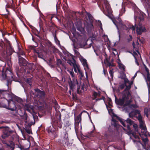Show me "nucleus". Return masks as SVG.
<instances>
[{
	"mask_svg": "<svg viewBox=\"0 0 150 150\" xmlns=\"http://www.w3.org/2000/svg\"><path fill=\"white\" fill-rule=\"evenodd\" d=\"M130 117H136L138 120L139 124V129L144 134H147L146 128L143 120V118L140 113V111L138 110H135L129 113Z\"/></svg>",
	"mask_w": 150,
	"mask_h": 150,
	"instance_id": "f257e3e1",
	"label": "nucleus"
},
{
	"mask_svg": "<svg viewBox=\"0 0 150 150\" xmlns=\"http://www.w3.org/2000/svg\"><path fill=\"white\" fill-rule=\"evenodd\" d=\"M122 3H124L123 6H127L129 8L132 6L135 8L134 11V19L136 21V19L138 18L140 19V21L143 20L144 18L145 14L142 11H140L136 6V5L134 3L126 1H125L123 0Z\"/></svg>",
	"mask_w": 150,
	"mask_h": 150,
	"instance_id": "f03ea898",
	"label": "nucleus"
},
{
	"mask_svg": "<svg viewBox=\"0 0 150 150\" xmlns=\"http://www.w3.org/2000/svg\"><path fill=\"white\" fill-rule=\"evenodd\" d=\"M115 116L120 121L122 125L124 127L123 128L124 130H127V132L128 134H132L135 138L138 139L139 138V137L137 135H135L132 134L133 132L130 127L129 125H131L133 124L134 122L133 121L130 119L128 118L127 120H125L124 121L122 119L116 115H115Z\"/></svg>",
	"mask_w": 150,
	"mask_h": 150,
	"instance_id": "7ed1b4c3",
	"label": "nucleus"
},
{
	"mask_svg": "<svg viewBox=\"0 0 150 150\" xmlns=\"http://www.w3.org/2000/svg\"><path fill=\"white\" fill-rule=\"evenodd\" d=\"M93 17L92 15L88 13H86V16L84 19V24L88 33H91L93 30Z\"/></svg>",
	"mask_w": 150,
	"mask_h": 150,
	"instance_id": "20e7f679",
	"label": "nucleus"
},
{
	"mask_svg": "<svg viewBox=\"0 0 150 150\" xmlns=\"http://www.w3.org/2000/svg\"><path fill=\"white\" fill-rule=\"evenodd\" d=\"M71 79L70 77H69L68 82L69 84V88L71 90H73L74 87L76 85L78 86L77 91L79 94H81L84 91V88L83 85H80L79 86V83L76 78Z\"/></svg>",
	"mask_w": 150,
	"mask_h": 150,
	"instance_id": "39448f33",
	"label": "nucleus"
},
{
	"mask_svg": "<svg viewBox=\"0 0 150 150\" xmlns=\"http://www.w3.org/2000/svg\"><path fill=\"white\" fill-rule=\"evenodd\" d=\"M112 121L111 124L108 128V130L105 133L104 136L106 138L111 135L113 132L120 126L117 121L113 118H112Z\"/></svg>",
	"mask_w": 150,
	"mask_h": 150,
	"instance_id": "423d86ee",
	"label": "nucleus"
},
{
	"mask_svg": "<svg viewBox=\"0 0 150 150\" xmlns=\"http://www.w3.org/2000/svg\"><path fill=\"white\" fill-rule=\"evenodd\" d=\"M132 100L131 98V95L130 93H127V96L124 94L122 97V98L119 99H117L115 98V102L117 105H123L125 102L126 101V103L127 105H129L132 102Z\"/></svg>",
	"mask_w": 150,
	"mask_h": 150,
	"instance_id": "0eeeda50",
	"label": "nucleus"
},
{
	"mask_svg": "<svg viewBox=\"0 0 150 150\" xmlns=\"http://www.w3.org/2000/svg\"><path fill=\"white\" fill-rule=\"evenodd\" d=\"M2 76L3 79L7 80V85L8 87V85L11 83L12 81H16L11 71L9 70H7L4 74L2 73Z\"/></svg>",
	"mask_w": 150,
	"mask_h": 150,
	"instance_id": "6e6552de",
	"label": "nucleus"
},
{
	"mask_svg": "<svg viewBox=\"0 0 150 150\" xmlns=\"http://www.w3.org/2000/svg\"><path fill=\"white\" fill-rule=\"evenodd\" d=\"M7 100L8 103V105H5L4 107L9 110L15 111V113L14 115H16L17 113V110L15 102L11 99H8Z\"/></svg>",
	"mask_w": 150,
	"mask_h": 150,
	"instance_id": "1a4fd4ad",
	"label": "nucleus"
},
{
	"mask_svg": "<svg viewBox=\"0 0 150 150\" xmlns=\"http://www.w3.org/2000/svg\"><path fill=\"white\" fill-rule=\"evenodd\" d=\"M82 112L80 113L77 117H75L74 119V128L76 133L77 134L79 131L82 130V127L81 123L79 125L80 123L81 122V115Z\"/></svg>",
	"mask_w": 150,
	"mask_h": 150,
	"instance_id": "9d476101",
	"label": "nucleus"
},
{
	"mask_svg": "<svg viewBox=\"0 0 150 150\" xmlns=\"http://www.w3.org/2000/svg\"><path fill=\"white\" fill-rule=\"evenodd\" d=\"M103 4L102 5L103 13L106 15L108 16L112 13V10L109 4L106 0H103Z\"/></svg>",
	"mask_w": 150,
	"mask_h": 150,
	"instance_id": "9b49d317",
	"label": "nucleus"
},
{
	"mask_svg": "<svg viewBox=\"0 0 150 150\" xmlns=\"http://www.w3.org/2000/svg\"><path fill=\"white\" fill-rule=\"evenodd\" d=\"M63 53L65 55V57H64V59L67 61V63L70 65L74 66L75 64V61L73 56L66 51H64Z\"/></svg>",
	"mask_w": 150,
	"mask_h": 150,
	"instance_id": "f8f14e48",
	"label": "nucleus"
},
{
	"mask_svg": "<svg viewBox=\"0 0 150 150\" xmlns=\"http://www.w3.org/2000/svg\"><path fill=\"white\" fill-rule=\"evenodd\" d=\"M12 95L9 93L7 90L0 89V98H4L7 100L11 98Z\"/></svg>",
	"mask_w": 150,
	"mask_h": 150,
	"instance_id": "ddd939ff",
	"label": "nucleus"
},
{
	"mask_svg": "<svg viewBox=\"0 0 150 150\" xmlns=\"http://www.w3.org/2000/svg\"><path fill=\"white\" fill-rule=\"evenodd\" d=\"M119 23H115L114 22H113L114 24L116 26L118 30V33L119 34V41L120 40V33L119 32V28L120 29L127 30L128 29V28L125 25L123 24L121 21V20L120 19L119 20Z\"/></svg>",
	"mask_w": 150,
	"mask_h": 150,
	"instance_id": "4468645a",
	"label": "nucleus"
},
{
	"mask_svg": "<svg viewBox=\"0 0 150 150\" xmlns=\"http://www.w3.org/2000/svg\"><path fill=\"white\" fill-rule=\"evenodd\" d=\"M0 129H2L3 131V134L1 136V137L3 139H5L9 136L11 132L10 130L9 129L8 127H5L3 126L0 127Z\"/></svg>",
	"mask_w": 150,
	"mask_h": 150,
	"instance_id": "2eb2a0df",
	"label": "nucleus"
},
{
	"mask_svg": "<svg viewBox=\"0 0 150 150\" xmlns=\"http://www.w3.org/2000/svg\"><path fill=\"white\" fill-rule=\"evenodd\" d=\"M146 29L144 26L142 25L140 23H138L136 27V31L137 34L140 35L142 32H146Z\"/></svg>",
	"mask_w": 150,
	"mask_h": 150,
	"instance_id": "dca6fc26",
	"label": "nucleus"
},
{
	"mask_svg": "<svg viewBox=\"0 0 150 150\" xmlns=\"http://www.w3.org/2000/svg\"><path fill=\"white\" fill-rule=\"evenodd\" d=\"M57 67L60 69V70H58L59 72L62 71L66 69L65 65L62 62V61L60 59H57Z\"/></svg>",
	"mask_w": 150,
	"mask_h": 150,
	"instance_id": "f3484780",
	"label": "nucleus"
},
{
	"mask_svg": "<svg viewBox=\"0 0 150 150\" xmlns=\"http://www.w3.org/2000/svg\"><path fill=\"white\" fill-rule=\"evenodd\" d=\"M35 91V94L37 96H38L40 98H44L45 97V93L44 91H41L38 88L34 89Z\"/></svg>",
	"mask_w": 150,
	"mask_h": 150,
	"instance_id": "a211bd4d",
	"label": "nucleus"
},
{
	"mask_svg": "<svg viewBox=\"0 0 150 150\" xmlns=\"http://www.w3.org/2000/svg\"><path fill=\"white\" fill-rule=\"evenodd\" d=\"M10 99L13 100L14 101H17L23 106L24 105V104L23 103L22 100L21 98L15 96L13 94L12 95V97H11V98Z\"/></svg>",
	"mask_w": 150,
	"mask_h": 150,
	"instance_id": "6ab92c4d",
	"label": "nucleus"
},
{
	"mask_svg": "<svg viewBox=\"0 0 150 150\" xmlns=\"http://www.w3.org/2000/svg\"><path fill=\"white\" fill-rule=\"evenodd\" d=\"M18 62L20 66H25L28 64L27 62L21 56H19L18 58Z\"/></svg>",
	"mask_w": 150,
	"mask_h": 150,
	"instance_id": "aec40b11",
	"label": "nucleus"
},
{
	"mask_svg": "<svg viewBox=\"0 0 150 150\" xmlns=\"http://www.w3.org/2000/svg\"><path fill=\"white\" fill-rule=\"evenodd\" d=\"M18 50H17L16 52L18 55V57L19 58V56H21V55L24 56L25 55L24 52L22 50L21 48L19 47L18 44H17Z\"/></svg>",
	"mask_w": 150,
	"mask_h": 150,
	"instance_id": "412c9836",
	"label": "nucleus"
},
{
	"mask_svg": "<svg viewBox=\"0 0 150 150\" xmlns=\"http://www.w3.org/2000/svg\"><path fill=\"white\" fill-rule=\"evenodd\" d=\"M81 41L79 42V45L81 46L85 47L87 45V42L88 40H86V38L85 37H82Z\"/></svg>",
	"mask_w": 150,
	"mask_h": 150,
	"instance_id": "4be33fe9",
	"label": "nucleus"
},
{
	"mask_svg": "<svg viewBox=\"0 0 150 150\" xmlns=\"http://www.w3.org/2000/svg\"><path fill=\"white\" fill-rule=\"evenodd\" d=\"M38 11L40 13V18H39V25L40 29H43V22L41 18H43L42 16L43 14L40 13V12L39 11V10H38Z\"/></svg>",
	"mask_w": 150,
	"mask_h": 150,
	"instance_id": "5701e85b",
	"label": "nucleus"
},
{
	"mask_svg": "<svg viewBox=\"0 0 150 150\" xmlns=\"http://www.w3.org/2000/svg\"><path fill=\"white\" fill-rule=\"evenodd\" d=\"M54 125L55 126L58 127L59 128H61L62 127V122L61 118L57 120H55L54 122Z\"/></svg>",
	"mask_w": 150,
	"mask_h": 150,
	"instance_id": "b1692460",
	"label": "nucleus"
},
{
	"mask_svg": "<svg viewBox=\"0 0 150 150\" xmlns=\"http://www.w3.org/2000/svg\"><path fill=\"white\" fill-rule=\"evenodd\" d=\"M80 60L84 66V69H88V67L87 63L86 60L83 58H81Z\"/></svg>",
	"mask_w": 150,
	"mask_h": 150,
	"instance_id": "393cba45",
	"label": "nucleus"
},
{
	"mask_svg": "<svg viewBox=\"0 0 150 150\" xmlns=\"http://www.w3.org/2000/svg\"><path fill=\"white\" fill-rule=\"evenodd\" d=\"M133 81H132L130 82H129V84H128V85H125L126 86V88L125 89V91L126 92V94H125V95H126L127 96V93L129 92V90L131 88V86L133 84Z\"/></svg>",
	"mask_w": 150,
	"mask_h": 150,
	"instance_id": "a878e982",
	"label": "nucleus"
},
{
	"mask_svg": "<svg viewBox=\"0 0 150 150\" xmlns=\"http://www.w3.org/2000/svg\"><path fill=\"white\" fill-rule=\"evenodd\" d=\"M143 5L148 6L150 9V0H141Z\"/></svg>",
	"mask_w": 150,
	"mask_h": 150,
	"instance_id": "bb28decb",
	"label": "nucleus"
},
{
	"mask_svg": "<svg viewBox=\"0 0 150 150\" xmlns=\"http://www.w3.org/2000/svg\"><path fill=\"white\" fill-rule=\"evenodd\" d=\"M141 130V132L142 133V135H144L145 136H146V137L145 138H142V141L145 143H146L148 141V138H147V137H146L148 136V135H149V136H150V134H149V133L147 132V131H146L147 132V134L146 135L145 134H144L143 133V132H142V130L141 129H140ZM146 131H147L146 130Z\"/></svg>",
	"mask_w": 150,
	"mask_h": 150,
	"instance_id": "cd10ccee",
	"label": "nucleus"
},
{
	"mask_svg": "<svg viewBox=\"0 0 150 150\" xmlns=\"http://www.w3.org/2000/svg\"><path fill=\"white\" fill-rule=\"evenodd\" d=\"M52 35L53 36V37H54V40L55 42V43L57 45L59 46H60V41L59 40H58L57 38L56 37V34L54 33H52Z\"/></svg>",
	"mask_w": 150,
	"mask_h": 150,
	"instance_id": "c85d7f7f",
	"label": "nucleus"
},
{
	"mask_svg": "<svg viewBox=\"0 0 150 150\" xmlns=\"http://www.w3.org/2000/svg\"><path fill=\"white\" fill-rule=\"evenodd\" d=\"M64 141L65 143H67L69 142V139L68 138V135L66 131L64 132Z\"/></svg>",
	"mask_w": 150,
	"mask_h": 150,
	"instance_id": "c756f323",
	"label": "nucleus"
},
{
	"mask_svg": "<svg viewBox=\"0 0 150 150\" xmlns=\"http://www.w3.org/2000/svg\"><path fill=\"white\" fill-rule=\"evenodd\" d=\"M94 51L97 56H99V58L101 59V61L102 62V55H101V53L100 52L99 50H95L94 49Z\"/></svg>",
	"mask_w": 150,
	"mask_h": 150,
	"instance_id": "7c9ffc66",
	"label": "nucleus"
},
{
	"mask_svg": "<svg viewBox=\"0 0 150 150\" xmlns=\"http://www.w3.org/2000/svg\"><path fill=\"white\" fill-rule=\"evenodd\" d=\"M11 0V2H12L11 5H10L8 4H7L6 6V8L7 7L11 8L13 9V10H14V9H15V5L14 4H13V1L12 0Z\"/></svg>",
	"mask_w": 150,
	"mask_h": 150,
	"instance_id": "2f4dec72",
	"label": "nucleus"
},
{
	"mask_svg": "<svg viewBox=\"0 0 150 150\" xmlns=\"http://www.w3.org/2000/svg\"><path fill=\"white\" fill-rule=\"evenodd\" d=\"M100 92L97 93L96 92H94L93 93V99H95L98 96H100Z\"/></svg>",
	"mask_w": 150,
	"mask_h": 150,
	"instance_id": "473e14b6",
	"label": "nucleus"
},
{
	"mask_svg": "<svg viewBox=\"0 0 150 150\" xmlns=\"http://www.w3.org/2000/svg\"><path fill=\"white\" fill-rule=\"evenodd\" d=\"M68 72L71 76L72 79L76 78L74 73L72 70H68Z\"/></svg>",
	"mask_w": 150,
	"mask_h": 150,
	"instance_id": "72a5a7b5",
	"label": "nucleus"
},
{
	"mask_svg": "<svg viewBox=\"0 0 150 150\" xmlns=\"http://www.w3.org/2000/svg\"><path fill=\"white\" fill-rule=\"evenodd\" d=\"M124 3H123L122 4V8L120 13V16H122L123 14L124 13L125 11V6H123Z\"/></svg>",
	"mask_w": 150,
	"mask_h": 150,
	"instance_id": "f704fd0d",
	"label": "nucleus"
},
{
	"mask_svg": "<svg viewBox=\"0 0 150 150\" xmlns=\"http://www.w3.org/2000/svg\"><path fill=\"white\" fill-rule=\"evenodd\" d=\"M34 52L38 54V57L44 59L43 56L40 53H39L38 51L35 50Z\"/></svg>",
	"mask_w": 150,
	"mask_h": 150,
	"instance_id": "c9c22d12",
	"label": "nucleus"
},
{
	"mask_svg": "<svg viewBox=\"0 0 150 150\" xmlns=\"http://www.w3.org/2000/svg\"><path fill=\"white\" fill-rule=\"evenodd\" d=\"M105 63L108 66L110 67L113 66V65L111 64V63L109 62L107 59H106V61H104Z\"/></svg>",
	"mask_w": 150,
	"mask_h": 150,
	"instance_id": "e433bc0d",
	"label": "nucleus"
},
{
	"mask_svg": "<svg viewBox=\"0 0 150 150\" xmlns=\"http://www.w3.org/2000/svg\"><path fill=\"white\" fill-rule=\"evenodd\" d=\"M146 81V83H148V81L150 82V74L147 73L146 77L145 78Z\"/></svg>",
	"mask_w": 150,
	"mask_h": 150,
	"instance_id": "4c0bfd02",
	"label": "nucleus"
},
{
	"mask_svg": "<svg viewBox=\"0 0 150 150\" xmlns=\"http://www.w3.org/2000/svg\"><path fill=\"white\" fill-rule=\"evenodd\" d=\"M150 110L149 109L147 108H144V114L146 115V116L148 117V113L149 111H150Z\"/></svg>",
	"mask_w": 150,
	"mask_h": 150,
	"instance_id": "58836bf2",
	"label": "nucleus"
},
{
	"mask_svg": "<svg viewBox=\"0 0 150 150\" xmlns=\"http://www.w3.org/2000/svg\"><path fill=\"white\" fill-rule=\"evenodd\" d=\"M129 108L132 109H135L138 107V106L136 104H131L129 105Z\"/></svg>",
	"mask_w": 150,
	"mask_h": 150,
	"instance_id": "ea45409f",
	"label": "nucleus"
},
{
	"mask_svg": "<svg viewBox=\"0 0 150 150\" xmlns=\"http://www.w3.org/2000/svg\"><path fill=\"white\" fill-rule=\"evenodd\" d=\"M31 79L30 78H27V79L26 80V82L28 83V84H29L30 86H31Z\"/></svg>",
	"mask_w": 150,
	"mask_h": 150,
	"instance_id": "a19ab883",
	"label": "nucleus"
},
{
	"mask_svg": "<svg viewBox=\"0 0 150 150\" xmlns=\"http://www.w3.org/2000/svg\"><path fill=\"white\" fill-rule=\"evenodd\" d=\"M55 28V27L54 25H51L49 27V30L51 32L53 31L54 30V28Z\"/></svg>",
	"mask_w": 150,
	"mask_h": 150,
	"instance_id": "79ce46f5",
	"label": "nucleus"
},
{
	"mask_svg": "<svg viewBox=\"0 0 150 150\" xmlns=\"http://www.w3.org/2000/svg\"><path fill=\"white\" fill-rule=\"evenodd\" d=\"M25 131L28 134H30L31 133V130L30 127H29L28 129H25Z\"/></svg>",
	"mask_w": 150,
	"mask_h": 150,
	"instance_id": "37998d69",
	"label": "nucleus"
},
{
	"mask_svg": "<svg viewBox=\"0 0 150 150\" xmlns=\"http://www.w3.org/2000/svg\"><path fill=\"white\" fill-rule=\"evenodd\" d=\"M108 104L110 106H112L111 99L110 98H108L107 99Z\"/></svg>",
	"mask_w": 150,
	"mask_h": 150,
	"instance_id": "c03bdc74",
	"label": "nucleus"
},
{
	"mask_svg": "<svg viewBox=\"0 0 150 150\" xmlns=\"http://www.w3.org/2000/svg\"><path fill=\"white\" fill-rule=\"evenodd\" d=\"M119 68L123 70H125V66L122 64H120L119 65Z\"/></svg>",
	"mask_w": 150,
	"mask_h": 150,
	"instance_id": "a18cd8bd",
	"label": "nucleus"
},
{
	"mask_svg": "<svg viewBox=\"0 0 150 150\" xmlns=\"http://www.w3.org/2000/svg\"><path fill=\"white\" fill-rule=\"evenodd\" d=\"M109 74L110 75L111 78L112 79H113V71L112 69L110 70L109 72Z\"/></svg>",
	"mask_w": 150,
	"mask_h": 150,
	"instance_id": "49530a36",
	"label": "nucleus"
},
{
	"mask_svg": "<svg viewBox=\"0 0 150 150\" xmlns=\"http://www.w3.org/2000/svg\"><path fill=\"white\" fill-rule=\"evenodd\" d=\"M28 116L27 114L24 113V115L22 116V119L25 120H26L27 119Z\"/></svg>",
	"mask_w": 150,
	"mask_h": 150,
	"instance_id": "de8ad7c7",
	"label": "nucleus"
},
{
	"mask_svg": "<svg viewBox=\"0 0 150 150\" xmlns=\"http://www.w3.org/2000/svg\"><path fill=\"white\" fill-rule=\"evenodd\" d=\"M9 50V54L11 55L12 54V53L13 52V50L12 48V47L11 46H10Z\"/></svg>",
	"mask_w": 150,
	"mask_h": 150,
	"instance_id": "09e8293b",
	"label": "nucleus"
},
{
	"mask_svg": "<svg viewBox=\"0 0 150 150\" xmlns=\"http://www.w3.org/2000/svg\"><path fill=\"white\" fill-rule=\"evenodd\" d=\"M73 34L74 37L72 38H71L70 36H69V38L70 39L72 40V42H76V38L74 36V34L73 33Z\"/></svg>",
	"mask_w": 150,
	"mask_h": 150,
	"instance_id": "8fccbe9b",
	"label": "nucleus"
},
{
	"mask_svg": "<svg viewBox=\"0 0 150 150\" xmlns=\"http://www.w3.org/2000/svg\"><path fill=\"white\" fill-rule=\"evenodd\" d=\"M125 84V85H127V83H128V84H129V82H130L131 81H129V80L128 79H125L124 80Z\"/></svg>",
	"mask_w": 150,
	"mask_h": 150,
	"instance_id": "3c124183",
	"label": "nucleus"
},
{
	"mask_svg": "<svg viewBox=\"0 0 150 150\" xmlns=\"http://www.w3.org/2000/svg\"><path fill=\"white\" fill-rule=\"evenodd\" d=\"M74 51L75 53L76 54V55L77 56H79L80 54L79 52L76 49H74Z\"/></svg>",
	"mask_w": 150,
	"mask_h": 150,
	"instance_id": "603ef678",
	"label": "nucleus"
},
{
	"mask_svg": "<svg viewBox=\"0 0 150 150\" xmlns=\"http://www.w3.org/2000/svg\"><path fill=\"white\" fill-rule=\"evenodd\" d=\"M137 144H139L140 146H142V147H143V144L141 143L140 141H137Z\"/></svg>",
	"mask_w": 150,
	"mask_h": 150,
	"instance_id": "864d4df0",
	"label": "nucleus"
},
{
	"mask_svg": "<svg viewBox=\"0 0 150 150\" xmlns=\"http://www.w3.org/2000/svg\"><path fill=\"white\" fill-rule=\"evenodd\" d=\"M125 86V85L124 84H121L120 85L119 88L121 89H122L124 88Z\"/></svg>",
	"mask_w": 150,
	"mask_h": 150,
	"instance_id": "5fc2aeb1",
	"label": "nucleus"
},
{
	"mask_svg": "<svg viewBox=\"0 0 150 150\" xmlns=\"http://www.w3.org/2000/svg\"><path fill=\"white\" fill-rule=\"evenodd\" d=\"M60 8V6L59 4H57L56 5V8L57 10L58 9H59Z\"/></svg>",
	"mask_w": 150,
	"mask_h": 150,
	"instance_id": "6e6d98bb",
	"label": "nucleus"
},
{
	"mask_svg": "<svg viewBox=\"0 0 150 150\" xmlns=\"http://www.w3.org/2000/svg\"><path fill=\"white\" fill-rule=\"evenodd\" d=\"M136 126H137V125H133V127L134 128L135 131L137 132V127H136Z\"/></svg>",
	"mask_w": 150,
	"mask_h": 150,
	"instance_id": "4d7b16f0",
	"label": "nucleus"
},
{
	"mask_svg": "<svg viewBox=\"0 0 150 150\" xmlns=\"http://www.w3.org/2000/svg\"><path fill=\"white\" fill-rule=\"evenodd\" d=\"M79 76L80 77H82L83 75L81 72H79Z\"/></svg>",
	"mask_w": 150,
	"mask_h": 150,
	"instance_id": "13d9d810",
	"label": "nucleus"
},
{
	"mask_svg": "<svg viewBox=\"0 0 150 150\" xmlns=\"http://www.w3.org/2000/svg\"><path fill=\"white\" fill-rule=\"evenodd\" d=\"M103 98H104V97H103L102 98H97V99H96V101H98V100H102V99H103Z\"/></svg>",
	"mask_w": 150,
	"mask_h": 150,
	"instance_id": "bf43d9fd",
	"label": "nucleus"
},
{
	"mask_svg": "<svg viewBox=\"0 0 150 150\" xmlns=\"http://www.w3.org/2000/svg\"><path fill=\"white\" fill-rule=\"evenodd\" d=\"M145 69H146V71L147 72V73L149 74V69L147 67H145Z\"/></svg>",
	"mask_w": 150,
	"mask_h": 150,
	"instance_id": "052dcab7",
	"label": "nucleus"
},
{
	"mask_svg": "<svg viewBox=\"0 0 150 150\" xmlns=\"http://www.w3.org/2000/svg\"><path fill=\"white\" fill-rule=\"evenodd\" d=\"M106 73H107V71H106L105 70V69H103V74L105 75V76H106Z\"/></svg>",
	"mask_w": 150,
	"mask_h": 150,
	"instance_id": "680f3d73",
	"label": "nucleus"
},
{
	"mask_svg": "<svg viewBox=\"0 0 150 150\" xmlns=\"http://www.w3.org/2000/svg\"><path fill=\"white\" fill-rule=\"evenodd\" d=\"M137 71L134 75V76L133 77V78L134 79L137 76Z\"/></svg>",
	"mask_w": 150,
	"mask_h": 150,
	"instance_id": "e2e57ef3",
	"label": "nucleus"
},
{
	"mask_svg": "<svg viewBox=\"0 0 150 150\" xmlns=\"http://www.w3.org/2000/svg\"><path fill=\"white\" fill-rule=\"evenodd\" d=\"M18 147L20 148L21 150H23L24 147H23L20 146H19Z\"/></svg>",
	"mask_w": 150,
	"mask_h": 150,
	"instance_id": "0e129e2a",
	"label": "nucleus"
},
{
	"mask_svg": "<svg viewBox=\"0 0 150 150\" xmlns=\"http://www.w3.org/2000/svg\"><path fill=\"white\" fill-rule=\"evenodd\" d=\"M135 62L137 65H138V66L139 65V62H138L137 60L136 59H135Z\"/></svg>",
	"mask_w": 150,
	"mask_h": 150,
	"instance_id": "69168bd1",
	"label": "nucleus"
},
{
	"mask_svg": "<svg viewBox=\"0 0 150 150\" xmlns=\"http://www.w3.org/2000/svg\"><path fill=\"white\" fill-rule=\"evenodd\" d=\"M133 30H134L135 29V27L134 26H132V28H131Z\"/></svg>",
	"mask_w": 150,
	"mask_h": 150,
	"instance_id": "338daca9",
	"label": "nucleus"
},
{
	"mask_svg": "<svg viewBox=\"0 0 150 150\" xmlns=\"http://www.w3.org/2000/svg\"><path fill=\"white\" fill-rule=\"evenodd\" d=\"M54 103L56 107H57L58 108V105L57 102H55Z\"/></svg>",
	"mask_w": 150,
	"mask_h": 150,
	"instance_id": "774afa93",
	"label": "nucleus"
}]
</instances>
